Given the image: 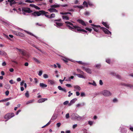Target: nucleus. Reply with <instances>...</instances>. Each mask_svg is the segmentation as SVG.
<instances>
[{"instance_id":"nucleus-1","label":"nucleus","mask_w":133,"mask_h":133,"mask_svg":"<svg viewBox=\"0 0 133 133\" xmlns=\"http://www.w3.org/2000/svg\"><path fill=\"white\" fill-rule=\"evenodd\" d=\"M65 23L66 24V26L69 29L73 31V30L77 29V30L78 31H82L84 32H87L84 30L80 29V28L77 26L74 25L72 23L69 22H65Z\"/></svg>"},{"instance_id":"nucleus-2","label":"nucleus","mask_w":133,"mask_h":133,"mask_svg":"<svg viewBox=\"0 0 133 133\" xmlns=\"http://www.w3.org/2000/svg\"><path fill=\"white\" fill-rule=\"evenodd\" d=\"M48 13L43 10H40L39 11H35L32 13V15L34 16H38L43 14H48Z\"/></svg>"},{"instance_id":"nucleus-3","label":"nucleus","mask_w":133,"mask_h":133,"mask_svg":"<svg viewBox=\"0 0 133 133\" xmlns=\"http://www.w3.org/2000/svg\"><path fill=\"white\" fill-rule=\"evenodd\" d=\"M71 119L73 120L77 119L80 121L82 119V117L79 116L77 114L73 113L72 114L71 116Z\"/></svg>"},{"instance_id":"nucleus-4","label":"nucleus","mask_w":133,"mask_h":133,"mask_svg":"<svg viewBox=\"0 0 133 133\" xmlns=\"http://www.w3.org/2000/svg\"><path fill=\"white\" fill-rule=\"evenodd\" d=\"M14 116V113H10L6 114L5 115L4 118L5 119H7L5 121H7L9 119L13 117Z\"/></svg>"},{"instance_id":"nucleus-5","label":"nucleus","mask_w":133,"mask_h":133,"mask_svg":"<svg viewBox=\"0 0 133 133\" xmlns=\"http://www.w3.org/2000/svg\"><path fill=\"white\" fill-rule=\"evenodd\" d=\"M102 93L103 95L104 96H109L111 95V94L109 91L106 90L102 91Z\"/></svg>"},{"instance_id":"nucleus-6","label":"nucleus","mask_w":133,"mask_h":133,"mask_svg":"<svg viewBox=\"0 0 133 133\" xmlns=\"http://www.w3.org/2000/svg\"><path fill=\"white\" fill-rule=\"evenodd\" d=\"M23 12H24L29 13L32 12V11L29 8H23L22 9Z\"/></svg>"},{"instance_id":"nucleus-7","label":"nucleus","mask_w":133,"mask_h":133,"mask_svg":"<svg viewBox=\"0 0 133 133\" xmlns=\"http://www.w3.org/2000/svg\"><path fill=\"white\" fill-rule=\"evenodd\" d=\"M91 25L92 26V28L96 32H98L99 30V28L100 27L99 25H96L94 24H91Z\"/></svg>"},{"instance_id":"nucleus-8","label":"nucleus","mask_w":133,"mask_h":133,"mask_svg":"<svg viewBox=\"0 0 133 133\" xmlns=\"http://www.w3.org/2000/svg\"><path fill=\"white\" fill-rule=\"evenodd\" d=\"M12 32L15 35L17 36H19L21 37H23L24 36V35L20 32L17 31H16L14 30H12Z\"/></svg>"},{"instance_id":"nucleus-9","label":"nucleus","mask_w":133,"mask_h":133,"mask_svg":"<svg viewBox=\"0 0 133 133\" xmlns=\"http://www.w3.org/2000/svg\"><path fill=\"white\" fill-rule=\"evenodd\" d=\"M102 29L105 34H110L111 35V32L109 31V30L107 29L104 28H102Z\"/></svg>"},{"instance_id":"nucleus-10","label":"nucleus","mask_w":133,"mask_h":133,"mask_svg":"<svg viewBox=\"0 0 133 133\" xmlns=\"http://www.w3.org/2000/svg\"><path fill=\"white\" fill-rule=\"evenodd\" d=\"M77 22H78L79 23L81 24L83 26H86V24L84 21L81 19H78L77 20Z\"/></svg>"},{"instance_id":"nucleus-11","label":"nucleus","mask_w":133,"mask_h":133,"mask_svg":"<svg viewBox=\"0 0 133 133\" xmlns=\"http://www.w3.org/2000/svg\"><path fill=\"white\" fill-rule=\"evenodd\" d=\"M48 10L51 12H57V10L55 8H50L48 9Z\"/></svg>"},{"instance_id":"nucleus-12","label":"nucleus","mask_w":133,"mask_h":133,"mask_svg":"<svg viewBox=\"0 0 133 133\" xmlns=\"http://www.w3.org/2000/svg\"><path fill=\"white\" fill-rule=\"evenodd\" d=\"M30 6L32 7L35 8L36 9L39 10L40 9V8L39 7L34 4H30Z\"/></svg>"},{"instance_id":"nucleus-13","label":"nucleus","mask_w":133,"mask_h":133,"mask_svg":"<svg viewBox=\"0 0 133 133\" xmlns=\"http://www.w3.org/2000/svg\"><path fill=\"white\" fill-rule=\"evenodd\" d=\"M47 100V99L46 98H41L39 99L38 102L39 103H41L43 102H44L45 101H46Z\"/></svg>"},{"instance_id":"nucleus-14","label":"nucleus","mask_w":133,"mask_h":133,"mask_svg":"<svg viewBox=\"0 0 133 133\" xmlns=\"http://www.w3.org/2000/svg\"><path fill=\"white\" fill-rule=\"evenodd\" d=\"M58 89L59 90H62L64 92L66 93V91L65 89V88H62V87L60 86H59Z\"/></svg>"},{"instance_id":"nucleus-15","label":"nucleus","mask_w":133,"mask_h":133,"mask_svg":"<svg viewBox=\"0 0 133 133\" xmlns=\"http://www.w3.org/2000/svg\"><path fill=\"white\" fill-rule=\"evenodd\" d=\"M121 84L122 86L129 87L130 88H131L132 87L131 85L129 84H127L124 83H121Z\"/></svg>"},{"instance_id":"nucleus-16","label":"nucleus","mask_w":133,"mask_h":133,"mask_svg":"<svg viewBox=\"0 0 133 133\" xmlns=\"http://www.w3.org/2000/svg\"><path fill=\"white\" fill-rule=\"evenodd\" d=\"M48 82L51 85L54 84L55 83V82L54 81L49 79L48 80Z\"/></svg>"},{"instance_id":"nucleus-17","label":"nucleus","mask_w":133,"mask_h":133,"mask_svg":"<svg viewBox=\"0 0 133 133\" xmlns=\"http://www.w3.org/2000/svg\"><path fill=\"white\" fill-rule=\"evenodd\" d=\"M62 59L66 63L68 62V61L69 60L71 61L69 59L66 58L64 57H63L62 58Z\"/></svg>"},{"instance_id":"nucleus-18","label":"nucleus","mask_w":133,"mask_h":133,"mask_svg":"<svg viewBox=\"0 0 133 133\" xmlns=\"http://www.w3.org/2000/svg\"><path fill=\"white\" fill-rule=\"evenodd\" d=\"M77 62L79 64H82L83 65H86L89 64L88 63H83L81 61H77Z\"/></svg>"},{"instance_id":"nucleus-19","label":"nucleus","mask_w":133,"mask_h":133,"mask_svg":"<svg viewBox=\"0 0 133 133\" xmlns=\"http://www.w3.org/2000/svg\"><path fill=\"white\" fill-rule=\"evenodd\" d=\"M74 87L76 89V90L80 91L81 90L80 87L78 85H74Z\"/></svg>"},{"instance_id":"nucleus-20","label":"nucleus","mask_w":133,"mask_h":133,"mask_svg":"<svg viewBox=\"0 0 133 133\" xmlns=\"http://www.w3.org/2000/svg\"><path fill=\"white\" fill-rule=\"evenodd\" d=\"M0 55L2 56H6L7 55V54L4 51H1Z\"/></svg>"},{"instance_id":"nucleus-21","label":"nucleus","mask_w":133,"mask_h":133,"mask_svg":"<svg viewBox=\"0 0 133 133\" xmlns=\"http://www.w3.org/2000/svg\"><path fill=\"white\" fill-rule=\"evenodd\" d=\"M50 7L51 8H57L58 7V4L57 3H56L54 5H51L50 6Z\"/></svg>"},{"instance_id":"nucleus-22","label":"nucleus","mask_w":133,"mask_h":133,"mask_svg":"<svg viewBox=\"0 0 133 133\" xmlns=\"http://www.w3.org/2000/svg\"><path fill=\"white\" fill-rule=\"evenodd\" d=\"M21 53L23 56H25L26 55V51L24 49H22V50L21 52Z\"/></svg>"},{"instance_id":"nucleus-23","label":"nucleus","mask_w":133,"mask_h":133,"mask_svg":"<svg viewBox=\"0 0 133 133\" xmlns=\"http://www.w3.org/2000/svg\"><path fill=\"white\" fill-rule=\"evenodd\" d=\"M32 59L34 61L38 64H39L41 63V62L39 60L35 58H33Z\"/></svg>"},{"instance_id":"nucleus-24","label":"nucleus","mask_w":133,"mask_h":133,"mask_svg":"<svg viewBox=\"0 0 133 133\" xmlns=\"http://www.w3.org/2000/svg\"><path fill=\"white\" fill-rule=\"evenodd\" d=\"M39 86L40 87H41L42 88L46 87H47V85L43 83H40L39 84Z\"/></svg>"},{"instance_id":"nucleus-25","label":"nucleus","mask_w":133,"mask_h":133,"mask_svg":"<svg viewBox=\"0 0 133 133\" xmlns=\"http://www.w3.org/2000/svg\"><path fill=\"white\" fill-rule=\"evenodd\" d=\"M85 71L87 73L89 74H91V70L89 68H87L85 69Z\"/></svg>"},{"instance_id":"nucleus-26","label":"nucleus","mask_w":133,"mask_h":133,"mask_svg":"<svg viewBox=\"0 0 133 133\" xmlns=\"http://www.w3.org/2000/svg\"><path fill=\"white\" fill-rule=\"evenodd\" d=\"M76 75L78 77L84 79L85 78V77L82 75L80 74H76Z\"/></svg>"},{"instance_id":"nucleus-27","label":"nucleus","mask_w":133,"mask_h":133,"mask_svg":"<svg viewBox=\"0 0 133 133\" xmlns=\"http://www.w3.org/2000/svg\"><path fill=\"white\" fill-rule=\"evenodd\" d=\"M102 24L104 25L106 28L109 29V25H108L106 22H103L102 23Z\"/></svg>"},{"instance_id":"nucleus-28","label":"nucleus","mask_w":133,"mask_h":133,"mask_svg":"<svg viewBox=\"0 0 133 133\" xmlns=\"http://www.w3.org/2000/svg\"><path fill=\"white\" fill-rule=\"evenodd\" d=\"M24 31L27 34H29L30 35L33 36L34 37H35L37 39V37L36 36H35L34 34H32V33H31V32H30L28 31H27L26 30H24Z\"/></svg>"},{"instance_id":"nucleus-29","label":"nucleus","mask_w":133,"mask_h":133,"mask_svg":"<svg viewBox=\"0 0 133 133\" xmlns=\"http://www.w3.org/2000/svg\"><path fill=\"white\" fill-rule=\"evenodd\" d=\"M54 24L56 26L58 27V21L57 20H55L54 21Z\"/></svg>"},{"instance_id":"nucleus-30","label":"nucleus","mask_w":133,"mask_h":133,"mask_svg":"<svg viewBox=\"0 0 133 133\" xmlns=\"http://www.w3.org/2000/svg\"><path fill=\"white\" fill-rule=\"evenodd\" d=\"M85 105V103L84 102L82 103L81 104H78L76 105V106L77 107H79V106H83Z\"/></svg>"},{"instance_id":"nucleus-31","label":"nucleus","mask_w":133,"mask_h":133,"mask_svg":"<svg viewBox=\"0 0 133 133\" xmlns=\"http://www.w3.org/2000/svg\"><path fill=\"white\" fill-rule=\"evenodd\" d=\"M62 18L64 20H68L69 19V17L66 16H62Z\"/></svg>"},{"instance_id":"nucleus-32","label":"nucleus","mask_w":133,"mask_h":133,"mask_svg":"<svg viewBox=\"0 0 133 133\" xmlns=\"http://www.w3.org/2000/svg\"><path fill=\"white\" fill-rule=\"evenodd\" d=\"M34 100H30L26 102V104H28L30 103H32L33 102H34Z\"/></svg>"},{"instance_id":"nucleus-33","label":"nucleus","mask_w":133,"mask_h":133,"mask_svg":"<svg viewBox=\"0 0 133 133\" xmlns=\"http://www.w3.org/2000/svg\"><path fill=\"white\" fill-rule=\"evenodd\" d=\"M57 117V116L55 114H54L53 116H52V117L51 118V120H55V119Z\"/></svg>"},{"instance_id":"nucleus-34","label":"nucleus","mask_w":133,"mask_h":133,"mask_svg":"<svg viewBox=\"0 0 133 133\" xmlns=\"http://www.w3.org/2000/svg\"><path fill=\"white\" fill-rule=\"evenodd\" d=\"M83 5L84 6L87 7H88V2L86 1H84L83 3Z\"/></svg>"},{"instance_id":"nucleus-35","label":"nucleus","mask_w":133,"mask_h":133,"mask_svg":"<svg viewBox=\"0 0 133 133\" xmlns=\"http://www.w3.org/2000/svg\"><path fill=\"white\" fill-rule=\"evenodd\" d=\"M77 99L76 98H75L71 100V101H70V102L72 104H73V103H75V102L76 100H77Z\"/></svg>"},{"instance_id":"nucleus-36","label":"nucleus","mask_w":133,"mask_h":133,"mask_svg":"<svg viewBox=\"0 0 133 133\" xmlns=\"http://www.w3.org/2000/svg\"><path fill=\"white\" fill-rule=\"evenodd\" d=\"M77 71L79 72L81 74H84V72L81 70H80L78 69H77Z\"/></svg>"},{"instance_id":"nucleus-37","label":"nucleus","mask_w":133,"mask_h":133,"mask_svg":"<svg viewBox=\"0 0 133 133\" xmlns=\"http://www.w3.org/2000/svg\"><path fill=\"white\" fill-rule=\"evenodd\" d=\"M25 96L27 98H29V92L28 91H27L25 93Z\"/></svg>"},{"instance_id":"nucleus-38","label":"nucleus","mask_w":133,"mask_h":133,"mask_svg":"<svg viewBox=\"0 0 133 133\" xmlns=\"http://www.w3.org/2000/svg\"><path fill=\"white\" fill-rule=\"evenodd\" d=\"M101 65L100 64H97L95 65V67L98 69L100 68Z\"/></svg>"},{"instance_id":"nucleus-39","label":"nucleus","mask_w":133,"mask_h":133,"mask_svg":"<svg viewBox=\"0 0 133 133\" xmlns=\"http://www.w3.org/2000/svg\"><path fill=\"white\" fill-rule=\"evenodd\" d=\"M5 87L7 89H9L10 87V85L8 84H6L5 85Z\"/></svg>"},{"instance_id":"nucleus-40","label":"nucleus","mask_w":133,"mask_h":133,"mask_svg":"<svg viewBox=\"0 0 133 133\" xmlns=\"http://www.w3.org/2000/svg\"><path fill=\"white\" fill-rule=\"evenodd\" d=\"M88 5H89L90 6H93L94 5L92 3L89 1H88Z\"/></svg>"},{"instance_id":"nucleus-41","label":"nucleus","mask_w":133,"mask_h":133,"mask_svg":"<svg viewBox=\"0 0 133 133\" xmlns=\"http://www.w3.org/2000/svg\"><path fill=\"white\" fill-rule=\"evenodd\" d=\"M58 71L57 70H56L55 71V73L54 74V75H55V76H56L57 77H58V76L57 74Z\"/></svg>"},{"instance_id":"nucleus-42","label":"nucleus","mask_w":133,"mask_h":133,"mask_svg":"<svg viewBox=\"0 0 133 133\" xmlns=\"http://www.w3.org/2000/svg\"><path fill=\"white\" fill-rule=\"evenodd\" d=\"M55 17V15L54 14H51L50 15V18H54Z\"/></svg>"},{"instance_id":"nucleus-43","label":"nucleus","mask_w":133,"mask_h":133,"mask_svg":"<svg viewBox=\"0 0 133 133\" xmlns=\"http://www.w3.org/2000/svg\"><path fill=\"white\" fill-rule=\"evenodd\" d=\"M62 6L64 7H67L68 6V5L67 4H65L64 5H61L60 4H59V7L60 6Z\"/></svg>"},{"instance_id":"nucleus-44","label":"nucleus","mask_w":133,"mask_h":133,"mask_svg":"<svg viewBox=\"0 0 133 133\" xmlns=\"http://www.w3.org/2000/svg\"><path fill=\"white\" fill-rule=\"evenodd\" d=\"M69 103V102L68 101H65L64 102L63 104L64 105H67V104H68V103Z\"/></svg>"},{"instance_id":"nucleus-45","label":"nucleus","mask_w":133,"mask_h":133,"mask_svg":"<svg viewBox=\"0 0 133 133\" xmlns=\"http://www.w3.org/2000/svg\"><path fill=\"white\" fill-rule=\"evenodd\" d=\"M43 77L45 78H48V76L46 74H44L43 75Z\"/></svg>"},{"instance_id":"nucleus-46","label":"nucleus","mask_w":133,"mask_h":133,"mask_svg":"<svg viewBox=\"0 0 133 133\" xmlns=\"http://www.w3.org/2000/svg\"><path fill=\"white\" fill-rule=\"evenodd\" d=\"M93 122L92 121H89L88 122V124L90 125H92Z\"/></svg>"},{"instance_id":"nucleus-47","label":"nucleus","mask_w":133,"mask_h":133,"mask_svg":"<svg viewBox=\"0 0 133 133\" xmlns=\"http://www.w3.org/2000/svg\"><path fill=\"white\" fill-rule=\"evenodd\" d=\"M25 2H26L29 3H32L34 2V1H30L29 0H26L25 1Z\"/></svg>"},{"instance_id":"nucleus-48","label":"nucleus","mask_w":133,"mask_h":133,"mask_svg":"<svg viewBox=\"0 0 133 133\" xmlns=\"http://www.w3.org/2000/svg\"><path fill=\"white\" fill-rule=\"evenodd\" d=\"M106 62L108 63L109 64L110 62V60L109 59H107L106 60Z\"/></svg>"},{"instance_id":"nucleus-49","label":"nucleus","mask_w":133,"mask_h":133,"mask_svg":"<svg viewBox=\"0 0 133 133\" xmlns=\"http://www.w3.org/2000/svg\"><path fill=\"white\" fill-rule=\"evenodd\" d=\"M116 77L118 79H120L121 78V76L120 75H115Z\"/></svg>"},{"instance_id":"nucleus-50","label":"nucleus","mask_w":133,"mask_h":133,"mask_svg":"<svg viewBox=\"0 0 133 133\" xmlns=\"http://www.w3.org/2000/svg\"><path fill=\"white\" fill-rule=\"evenodd\" d=\"M92 85L95 86H96L97 85L96 84L94 81H93V82L92 83Z\"/></svg>"},{"instance_id":"nucleus-51","label":"nucleus","mask_w":133,"mask_h":133,"mask_svg":"<svg viewBox=\"0 0 133 133\" xmlns=\"http://www.w3.org/2000/svg\"><path fill=\"white\" fill-rule=\"evenodd\" d=\"M6 64L5 62H3L2 63V65L3 66H5L6 65Z\"/></svg>"},{"instance_id":"nucleus-52","label":"nucleus","mask_w":133,"mask_h":133,"mask_svg":"<svg viewBox=\"0 0 133 133\" xmlns=\"http://www.w3.org/2000/svg\"><path fill=\"white\" fill-rule=\"evenodd\" d=\"M11 99V97L9 98H6L5 99H4V101H8L9 100H10Z\"/></svg>"},{"instance_id":"nucleus-53","label":"nucleus","mask_w":133,"mask_h":133,"mask_svg":"<svg viewBox=\"0 0 133 133\" xmlns=\"http://www.w3.org/2000/svg\"><path fill=\"white\" fill-rule=\"evenodd\" d=\"M66 118V119H68L69 118V114L67 113L66 115L65 116Z\"/></svg>"},{"instance_id":"nucleus-54","label":"nucleus","mask_w":133,"mask_h":133,"mask_svg":"<svg viewBox=\"0 0 133 133\" xmlns=\"http://www.w3.org/2000/svg\"><path fill=\"white\" fill-rule=\"evenodd\" d=\"M46 14H44L45 16H46V17L48 18H50V15H48Z\"/></svg>"},{"instance_id":"nucleus-55","label":"nucleus","mask_w":133,"mask_h":133,"mask_svg":"<svg viewBox=\"0 0 133 133\" xmlns=\"http://www.w3.org/2000/svg\"><path fill=\"white\" fill-rule=\"evenodd\" d=\"M81 97H84L85 96V94L83 92H81Z\"/></svg>"},{"instance_id":"nucleus-56","label":"nucleus","mask_w":133,"mask_h":133,"mask_svg":"<svg viewBox=\"0 0 133 133\" xmlns=\"http://www.w3.org/2000/svg\"><path fill=\"white\" fill-rule=\"evenodd\" d=\"M42 71H39V73H38V75L39 76H41L42 75Z\"/></svg>"},{"instance_id":"nucleus-57","label":"nucleus","mask_w":133,"mask_h":133,"mask_svg":"<svg viewBox=\"0 0 133 133\" xmlns=\"http://www.w3.org/2000/svg\"><path fill=\"white\" fill-rule=\"evenodd\" d=\"M85 29L86 30L89 31L90 32H91L92 30V29H91L89 28H85Z\"/></svg>"},{"instance_id":"nucleus-58","label":"nucleus","mask_w":133,"mask_h":133,"mask_svg":"<svg viewBox=\"0 0 133 133\" xmlns=\"http://www.w3.org/2000/svg\"><path fill=\"white\" fill-rule=\"evenodd\" d=\"M9 94V91L8 90L6 91L5 92V94L6 96H8Z\"/></svg>"},{"instance_id":"nucleus-59","label":"nucleus","mask_w":133,"mask_h":133,"mask_svg":"<svg viewBox=\"0 0 133 133\" xmlns=\"http://www.w3.org/2000/svg\"><path fill=\"white\" fill-rule=\"evenodd\" d=\"M66 86L68 87H72V86L71 85L69 84H67L66 85Z\"/></svg>"},{"instance_id":"nucleus-60","label":"nucleus","mask_w":133,"mask_h":133,"mask_svg":"<svg viewBox=\"0 0 133 133\" xmlns=\"http://www.w3.org/2000/svg\"><path fill=\"white\" fill-rule=\"evenodd\" d=\"M78 8L80 9H82L83 8V6H82V5L78 6Z\"/></svg>"},{"instance_id":"nucleus-61","label":"nucleus","mask_w":133,"mask_h":133,"mask_svg":"<svg viewBox=\"0 0 133 133\" xmlns=\"http://www.w3.org/2000/svg\"><path fill=\"white\" fill-rule=\"evenodd\" d=\"M85 15H89L90 14V13L89 12L86 11L84 13Z\"/></svg>"},{"instance_id":"nucleus-62","label":"nucleus","mask_w":133,"mask_h":133,"mask_svg":"<svg viewBox=\"0 0 133 133\" xmlns=\"http://www.w3.org/2000/svg\"><path fill=\"white\" fill-rule=\"evenodd\" d=\"M65 81H71V79L70 77H68L65 80Z\"/></svg>"},{"instance_id":"nucleus-63","label":"nucleus","mask_w":133,"mask_h":133,"mask_svg":"<svg viewBox=\"0 0 133 133\" xmlns=\"http://www.w3.org/2000/svg\"><path fill=\"white\" fill-rule=\"evenodd\" d=\"M113 101L114 103L116 102L117 101V99L116 98H114L113 99Z\"/></svg>"},{"instance_id":"nucleus-64","label":"nucleus","mask_w":133,"mask_h":133,"mask_svg":"<svg viewBox=\"0 0 133 133\" xmlns=\"http://www.w3.org/2000/svg\"><path fill=\"white\" fill-rule=\"evenodd\" d=\"M9 70L10 72H13L14 71V69L12 68H10L9 69Z\"/></svg>"}]
</instances>
